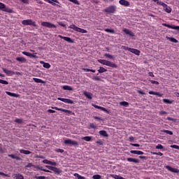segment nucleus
<instances>
[{
	"instance_id": "1",
	"label": "nucleus",
	"mask_w": 179,
	"mask_h": 179,
	"mask_svg": "<svg viewBox=\"0 0 179 179\" xmlns=\"http://www.w3.org/2000/svg\"><path fill=\"white\" fill-rule=\"evenodd\" d=\"M98 62H99V64H102V65H106V66H110V68H117L118 66H117V64H115L114 62H111L108 60H106V59H98Z\"/></svg>"
},
{
	"instance_id": "2",
	"label": "nucleus",
	"mask_w": 179,
	"mask_h": 179,
	"mask_svg": "<svg viewBox=\"0 0 179 179\" xmlns=\"http://www.w3.org/2000/svg\"><path fill=\"white\" fill-rule=\"evenodd\" d=\"M103 12L105 13H108V15H113L115 12H117V6L115 5H111L109 6L108 7L106 8Z\"/></svg>"
},
{
	"instance_id": "3",
	"label": "nucleus",
	"mask_w": 179,
	"mask_h": 179,
	"mask_svg": "<svg viewBox=\"0 0 179 179\" xmlns=\"http://www.w3.org/2000/svg\"><path fill=\"white\" fill-rule=\"evenodd\" d=\"M52 110H56L57 111H62L63 113H66L67 115H75V113H73L70 110H66L61 108H58L56 106L52 107Z\"/></svg>"
},
{
	"instance_id": "4",
	"label": "nucleus",
	"mask_w": 179,
	"mask_h": 179,
	"mask_svg": "<svg viewBox=\"0 0 179 179\" xmlns=\"http://www.w3.org/2000/svg\"><path fill=\"white\" fill-rule=\"evenodd\" d=\"M22 24H24V26H33L34 27H37L36 22H33L31 20H24L22 22Z\"/></svg>"
},
{
	"instance_id": "5",
	"label": "nucleus",
	"mask_w": 179,
	"mask_h": 179,
	"mask_svg": "<svg viewBox=\"0 0 179 179\" xmlns=\"http://www.w3.org/2000/svg\"><path fill=\"white\" fill-rule=\"evenodd\" d=\"M157 5H160L161 6H163L164 10H165V12H166V13H171V8L167 4L164 3L162 1H157Z\"/></svg>"
},
{
	"instance_id": "6",
	"label": "nucleus",
	"mask_w": 179,
	"mask_h": 179,
	"mask_svg": "<svg viewBox=\"0 0 179 179\" xmlns=\"http://www.w3.org/2000/svg\"><path fill=\"white\" fill-rule=\"evenodd\" d=\"M45 167L48 169V170H51L52 171H54L55 173L57 174V176L61 174V173H62V170H61L59 168H57V167L51 166L48 165H46Z\"/></svg>"
},
{
	"instance_id": "7",
	"label": "nucleus",
	"mask_w": 179,
	"mask_h": 179,
	"mask_svg": "<svg viewBox=\"0 0 179 179\" xmlns=\"http://www.w3.org/2000/svg\"><path fill=\"white\" fill-rule=\"evenodd\" d=\"M41 26H43V27H48V29H57V25L48 22H43L41 23Z\"/></svg>"
},
{
	"instance_id": "8",
	"label": "nucleus",
	"mask_w": 179,
	"mask_h": 179,
	"mask_svg": "<svg viewBox=\"0 0 179 179\" xmlns=\"http://www.w3.org/2000/svg\"><path fill=\"white\" fill-rule=\"evenodd\" d=\"M65 145H73V146H78L79 143H78V141H73L71 139L65 140L64 141Z\"/></svg>"
},
{
	"instance_id": "9",
	"label": "nucleus",
	"mask_w": 179,
	"mask_h": 179,
	"mask_svg": "<svg viewBox=\"0 0 179 179\" xmlns=\"http://www.w3.org/2000/svg\"><path fill=\"white\" fill-rule=\"evenodd\" d=\"M22 54H23V55H26L27 57H29V58H38V57L37 56V53H30L29 52H22Z\"/></svg>"
},
{
	"instance_id": "10",
	"label": "nucleus",
	"mask_w": 179,
	"mask_h": 179,
	"mask_svg": "<svg viewBox=\"0 0 179 179\" xmlns=\"http://www.w3.org/2000/svg\"><path fill=\"white\" fill-rule=\"evenodd\" d=\"M57 100H59L60 101H63V103H66L67 104H74L75 103L73 101L69 99H65V98H57Z\"/></svg>"
},
{
	"instance_id": "11",
	"label": "nucleus",
	"mask_w": 179,
	"mask_h": 179,
	"mask_svg": "<svg viewBox=\"0 0 179 179\" xmlns=\"http://www.w3.org/2000/svg\"><path fill=\"white\" fill-rule=\"evenodd\" d=\"M122 31L124 33H125V34L130 36V37H135V34H134V32H132V31H131L127 28L123 29Z\"/></svg>"
},
{
	"instance_id": "12",
	"label": "nucleus",
	"mask_w": 179,
	"mask_h": 179,
	"mask_svg": "<svg viewBox=\"0 0 179 179\" xmlns=\"http://www.w3.org/2000/svg\"><path fill=\"white\" fill-rule=\"evenodd\" d=\"M165 169H166V170H168L169 171H171V173H179V170L176 169V168H173L169 165L165 166Z\"/></svg>"
},
{
	"instance_id": "13",
	"label": "nucleus",
	"mask_w": 179,
	"mask_h": 179,
	"mask_svg": "<svg viewBox=\"0 0 179 179\" xmlns=\"http://www.w3.org/2000/svg\"><path fill=\"white\" fill-rule=\"evenodd\" d=\"M58 37L59 38H62L63 40H64L65 41H67V43H70L71 44L73 43V40H72V38H69V37H66V36H63L62 35H59Z\"/></svg>"
},
{
	"instance_id": "14",
	"label": "nucleus",
	"mask_w": 179,
	"mask_h": 179,
	"mask_svg": "<svg viewBox=\"0 0 179 179\" xmlns=\"http://www.w3.org/2000/svg\"><path fill=\"white\" fill-rule=\"evenodd\" d=\"M129 51L130 52H132V54H135V55H141V50L135 48H131L129 49Z\"/></svg>"
},
{
	"instance_id": "15",
	"label": "nucleus",
	"mask_w": 179,
	"mask_h": 179,
	"mask_svg": "<svg viewBox=\"0 0 179 179\" xmlns=\"http://www.w3.org/2000/svg\"><path fill=\"white\" fill-rule=\"evenodd\" d=\"M83 94L87 99H89V100H92V99H93V94H92V92L85 91Z\"/></svg>"
},
{
	"instance_id": "16",
	"label": "nucleus",
	"mask_w": 179,
	"mask_h": 179,
	"mask_svg": "<svg viewBox=\"0 0 179 179\" xmlns=\"http://www.w3.org/2000/svg\"><path fill=\"white\" fill-rule=\"evenodd\" d=\"M45 2H48V3H50V5H52L53 6H55L57 3H59V1L58 0H44Z\"/></svg>"
},
{
	"instance_id": "17",
	"label": "nucleus",
	"mask_w": 179,
	"mask_h": 179,
	"mask_svg": "<svg viewBox=\"0 0 179 179\" xmlns=\"http://www.w3.org/2000/svg\"><path fill=\"white\" fill-rule=\"evenodd\" d=\"M92 107H94V108H97L98 110H101V111H104L105 113H108V110L106 109L104 107H101L97 105L92 104Z\"/></svg>"
},
{
	"instance_id": "18",
	"label": "nucleus",
	"mask_w": 179,
	"mask_h": 179,
	"mask_svg": "<svg viewBox=\"0 0 179 179\" xmlns=\"http://www.w3.org/2000/svg\"><path fill=\"white\" fill-rule=\"evenodd\" d=\"M127 160L130 163H137V164L141 163V161L139 159H135V158H127Z\"/></svg>"
},
{
	"instance_id": "19",
	"label": "nucleus",
	"mask_w": 179,
	"mask_h": 179,
	"mask_svg": "<svg viewBox=\"0 0 179 179\" xmlns=\"http://www.w3.org/2000/svg\"><path fill=\"white\" fill-rule=\"evenodd\" d=\"M119 3L120 5H122L123 6H129V5H130L129 1H128L127 0H120L119 1Z\"/></svg>"
},
{
	"instance_id": "20",
	"label": "nucleus",
	"mask_w": 179,
	"mask_h": 179,
	"mask_svg": "<svg viewBox=\"0 0 179 179\" xmlns=\"http://www.w3.org/2000/svg\"><path fill=\"white\" fill-rule=\"evenodd\" d=\"M3 71L4 72V73H6V75H8V76H10L11 75L15 74V72L10 71V70H8L5 68H3Z\"/></svg>"
},
{
	"instance_id": "21",
	"label": "nucleus",
	"mask_w": 179,
	"mask_h": 179,
	"mask_svg": "<svg viewBox=\"0 0 179 179\" xmlns=\"http://www.w3.org/2000/svg\"><path fill=\"white\" fill-rule=\"evenodd\" d=\"M130 153H131V155H145V152L140 150H131Z\"/></svg>"
},
{
	"instance_id": "22",
	"label": "nucleus",
	"mask_w": 179,
	"mask_h": 179,
	"mask_svg": "<svg viewBox=\"0 0 179 179\" xmlns=\"http://www.w3.org/2000/svg\"><path fill=\"white\" fill-rule=\"evenodd\" d=\"M40 64L43 65V68H46L47 69H50L51 68V64H50L49 63H45L43 61H41Z\"/></svg>"
},
{
	"instance_id": "23",
	"label": "nucleus",
	"mask_w": 179,
	"mask_h": 179,
	"mask_svg": "<svg viewBox=\"0 0 179 179\" xmlns=\"http://www.w3.org/2000/svg\"><path fill=\"white\" fill-rule=\"evenodd\" d=\"M16 61H18V62H27V59H26V58L23 57H16Z\"/></svg>"
},
{
	"instance_id": "24",
	"label": "nucleus",
	"mask_w": 179,
	"mask_h": 179,
	"mask_svg": "<svg viewBox=\"0 0 179 179\" xmlns=\"http://www.w3.org/2000/svg\"><path fill=\"white\" fill-rule=\"evenodd\" d=\"M148 93H149V94H152L154 96H158V97H162L163 96V94H160V92L150 91Z\"/></svg>"
},
{
	"instance_id": "25",
	"label": "nucleus",
	"mask_w": 179,
	"mask_h": 179,
	"mask_svg": "<svg viewBox=\"0 0 179 179\" xmlns=\"http://www.w3.org/2000/svg\"><path fill=\"white\" fill-rule=\"evenodd\" d=\"M6 93L8 94V96H10V97H19L20 96L18 94H15L10 92H6Z\"/></svg>"
},
{
	"instance_id": "26",
	"label": "nucleus",
	"mask_w": 179,
	"mask_h": 179,
	"mask_svg": "<svg viewBox=\"0 0 179 179\" xmlns=\"http://www.w3.org/2000/svg\"><path fill=\"white\" fill-rule=\"evenodd\" d=\"M99 134L101 136H104L106 138H107V136H108V134H107V131L106 130H101L99 131Z\"/></svg>"
},
{
	"instance_id": "27",
	"label": "nucleus",
	"mask_w": 179,
	"mask_h": 179,
	"mask_svg": "<svg viewBox=\"0 0 179 179\" xmlns=\"http://www.w3.org/2000/svg\"><path fill=\"white\" fill-rule=\"evenodd\" d=\"M166 27H168L169 29H172L173 30H179V26H176V25H170V24H167Z\"/></svg>"
},
{
	"instance_id": "28",
	"label": "nucleus",
	"mask_w": 179,
	"mask_h": 179,
	"mask_svg": "<svg viewBox=\"0 0 179 179\" xmlns=\"http://www.w3.org/2000/svg\"><path fill=\"white\" fill-rule=\"evenodd\" d=\"M163 102L165 103V104H173V103H174V100H170L169 99H164Z\"/></svg>"
},
{
	"instance_id": "29",
	"label": "nucleus",
	"mask_w": 179,
	"mask_h": 179,
	"mask_svg": "<svg viewBox=\"0 0 179 179\" xmlns=\"http://www.w3.org/2000/svg\"><path fill=\"white\" fill-rule=\"evenodd\" d=\"M20 153L22 155H31V152L26 150H20Z\"/></svg>"
},
{
	"instance_id": "30",
	"label": "nucleus",
	"mask_w": 179,
	"mask_h": 179,
	"mask_svg": "<svg viewBox=\"0 0 179 179\" xmlns=\"http://www.w3.org/2000/svg\"><path fill=\"white\" fill-rule=\"evenodd\" d=\"M62 89H63L64 90H69V91L73 90V87H71V86H69V85H64V86L62 87Z\"/></svg>"
},
{
	"instance_id": "31",
	"label": "nucleus",
	"mask_w": 179,
	"mask_h": 179,
	"mask_svg": "<svg viewBox=\"0 0 179 179\" xmlns=\"http://www.w3.org/2000/svg\"><path fill=\"white\" fill-rule=\"evenodd\" d=\"M14 176V178L15 179H24V177L20 173H16Z\"/></svg>"
},
{
	"instance_id": "32",
	"label": "nucleus",
	"mask_w": 179,
	"mask_h": 179,
	"mask_svg": "<svg viewBox=\"0 0 179 179\" xmlns=\"http://www.w3.org/2000/svg\"><path fill=\"white\" fill-rule=\"evenodd\" d=\"M82 140L85 141V142H90V141H92V136H84L82 138Z\"/></svg>"
},
{
	"instance_id": "33",
	"label": "nucleus",
	"mask_w": 179,
	"mask_h": 179,
	"mask_svg": "<svg viewBox=\"0 0 179 179\" xmlns=\"http://www.w3.org/2000/svg\"><path fill=\"white\" fill-rule=\"evenodd\" d=\"M98 72L99 73H104V72H107V69H106L104 67L100 66Z\"/></svg>"
},
{
	"instance_id": "34",
	"label": "nucleus",
	"mask_w": 179,
	"mask_h": 179,
	"mask_svg": "<svg viewBox=\"0 0 179 179\" xmlns=\"http://www.w3.org/2000/svg\"><path fill=\"white\" fill-rule=\"evenodd\" d=\"M167 40H169V41H171V43H178V41L177 39H176L175 38H172V37H166Z\"/></svg>"
},
{
	"instance_id": "35",
	"label": "nucleus",
	"mask_w": 179,
	"mask_h": 179,
	"mask_svg": "<svg viewBox=\"0 0 179 179\" xmlns=\"http://www.w3.org/2000/svg\"><path fill=\"white\" fill-rule=\"evenodd\" d=\"M8 157H11V159H15V160H21L20 157H16L13 154L8 155Z\"/></svg>"
},
{
	"instance_id": "36",
	"label": "nucleus",
	"mask_w": 179,
	"mask_h": 179,
	"mask_svg": "<svg viewBox=\"0 0 179 179\" xmlns=\"http://www.w3.org/2000/svg\"><path fill=\"white\" fill-rule=\"evenodd\" d=\"M33 80L36 82V83H44V81L40 78H34Z\"/></svg>"
},
{
	"instance_id": "37",
	"label": "nucleus",
	"mask_w": 179,
	"mask_h": 179,
	"mask_svg": "<svg viewBox=\"0 0 179 179\" xmlns=\"http://www.w3.org/2000/svg\"><path fill=\"white\" fill-rule=\"evenodd\" d=\"M73 176H74V177H76L78 179H86L85 177L79 175V173H76L73 174Z\"/></svg>"
},
{
	"instance_id": "38",
	"label": "nucleus",
	"mask_w": 179,
	"mask_h": 179,
	"mask_svg": "<svg viewBox=\"0 0 179 179\" xmlns=\"http://www.w3.org/2000/svg\"><path fill=\"white\" fill-rule=\"evenodd\" d=\"M120 106H123V107H128L129 106V103L127 101H122L120 103Z\"/></svg>"
},
{
	"instance_id": "39",
	"label": "nucleus",
	"mask_w": 179,
	"mask_h": 179,
	"mask_svg": "<svg viewBox=\"0 0 179 179\" xmlns=\"http://www.w3.org/2000/svg\"><path fill=\"white\" fill-rule=\"evenodd\" d=\"M79 27H78L75 24H71L69 26V29H72L73 30H75V31H78V29Z\"/></svg>"
},
{
	"instance_id": "40",
	"label": "nucleus",
	"mask_w": 179,
	"mask_h": 179,
	"mask_svg": "<svg viewBox=\"0 0 179 179\" xmlns=\"http://www.w3.org/2000/svg\"><path fill=\"white\" fill-rule=\"evenodd\" d=\"M77 31L78 33H83V34H85V33H87V31L84 29H82V28H79L77 29Z\"/></svg>"
},
{
	"instance_id": "41",
	"label": "nucleus",
	"mask_w": 179,
	"mask_h": 179,
	"mask_svg": "<svg viewBox=\"0 0 179 179\" xmlns=\"http://www.w3.org/2000/svg\"><path fill=\"white\" fill-rule=\"evenodd\" d=\"M104 30L106 33H111L112 34H114L115 33V31L114 29H105Z\"/></svg>"
},
{
	"instance_id": "42",
	"label": "nucleus",
	"mask_w": 179,
	"mask_h": 179,
	"mask_svg": "<svg viewBox=\"0 0 179 179\" xmlns=\"http://www.w3.org/2000/svg\"><path fill=\"white\" fill-rule=\"evenodd\" d=\"M104 57H106V58H109L110 59H114V56H113V55H110L108 53H106L104 55Z\"/></svg>"
},
{
	"instance_id": "43",
	"label": "nucleus",
	"mask_w": 179,
	"mask_h": 179,
	"mask_svg": "<svg viewBox=\"0 0 179 179\" xmlns=\"http://www.w3.org/2000/svg\"><path fill=\"white\" fill-rule=\"evenodd\" d=\"M0 9L1 10H5L4 9H6V6L3 3L0 2Z\"/></svg>"
},
{
	"instance_id": "44",
	"label": "nucleus",
	"mask_w": 179,
	"mask_h": 179,
	"mask_svg": "<svg viewBox=\"0 0 179 179\" xmlns=\"http://www.w3.org/2000/svg\"><path fill=\"white\" fill-rule=\"evenodd\" d=\"M83 71H85V72H92L93 73L96 72V70H93L90 69H83Z\"/></svg>"
},
{
	"instance_id": "45",
	"label": "nucleus",
	"mask_w": 179,
	"mask_h": 179,
	"mask_svg": "<svg viewBox=\"0 0 179 179\" xmlns=\"http://www.w3.org/2000/svg\"><path fill=\"white\" fill-rule=\"evenodd\" d=\"M161 132H164L165 134H167L168 135H173V131L169 130H162Z\"/></svg>"
},
{
	"instance_id": "46",
	"label": "nucleus",
	"mask_w": 179,
	"mask_h": 179,
	"mask_svg": "<svg viewBox=\"0 0 179 179\" xmlns=\"http://www.w3.org/2000/svg\"><path fill=\"white\" fill-rule=\"evenodd\" d=\"M0 83H1V85H9V83L5 80H1L0 79Z\"/></svg>"
},
{
	"instance_id": "47",
	"label": "nucleus",
	"mask_w": 179,
	"mask_h": 179,
	"mask_svg": "<svg viewBox=\"0 0 179 179\" xmlns=\"http://www.w3.org/2000/svg\"><path fill=\"white\" fill-rule=\"evenodd\" d=\"M90 128H92V129H97V126L94 124V123H91L90 124Z\"/></svg>"
},
{
	"instance_id": "48",
	"label": "nucleus",
	"mask_w": 179,
	"mask_h": 179,
	"mask_svg": "<svg viewBox=\"0 0 179 179\" xmlns=\"http://www.w3.org/2000/svg\"><path fill=\"white\" fill-rule=\"evenodd\" d=\"M92 178L93 179H101V176H100V175H94L92 176Z\"/></svg>"
},
{
	"instance_id": "49",
	"label": "nucleus",
	"mask_w": 179,
	"mask_h": 179,
	"mask_svg": "<svg viewBox=\"0 0 179 179\" xmlns=\"http://www.w3.org/2000/svg\"><path fill=\"white\" fill-rule=\"evenodd\" d=\"M15 122H17V124H22L23 120L22 119H15Z\"/></svg>"
},
{
	"instance_id": "50",
	"label": "nucleus",
	"mask_w": 179,
	"mask_h": 179,
	"mask_svg": "<svg viewBox=\"0 0 179 179\" xmlns=\"http://www.w3.org/2000/svg\"><path fill=\"white\" fill-rule=\"evenodd\" d=\"M121 48L122 50H127V51H129V49H131V48H129L128 46H125V45H122Z\"/></svg>"
},
{
	"instance_id": "51",
	"label": "nucleus",
	"mask_w": 179,
	"mask_h": 179,
	"mask_svg": "<svg viewBox=\"0 0 179 179\" xmlns=\"http://www.w3.org/2000/svg\"><path fill=\"white\" fill-rule=\"evenodd\" d=\"M51 161H49L48 159H44L43 160V163H44V164H50Z\"/></svg>"
},
{
	"instance_id": "52",
	"label": "nucleus",
	"mask_w": 179,
	"mask_h": 179,
	"mask_svg": "<svg viewBox=\"0 0 179 179\" xmlns=\"http://www.w3.org/2000/svg\"><path fill=\"white\" fill-rule=\"evenodd\" d=\"M150 82L152 85H159V82H158V81H156V80H150Z\"/></svg>"
},
{
	"instance_id": "53",
	"label": "nucleus",
	"mask_w": 179,
	"mask_h": 179,
	"mask_svg": "<svg viewBox=\"0 0 179 179\" xmlns=\"http://www.w3.org/2000/svg\"><path fill=\"white\" fill-rule=\"evenodd\" d=\"M26 169H29L30 167H34V165L31 163H29L27 166H25Z\"/></svg>"
},
{
	"instance_id": "54",
	"label": "nucleus",
	"mask_w": 179,
	"mask_h": 179,
	"mask_svg": "<svg viewBox=\"0 0 179 179\" xmlns=\"http://www.w3.org/2000/svg\"><path fill=\"white\" fill-rule=\"evenodd\" d=\"M36 179H47L45 176H35Z\"/></svg>"
},
{
	"instance_id": "55",
	"label": "nucleus",
	"mask_w": 179,
	"mask_h": 179,
	"mask_svg": "<svg viewBox=\"0 0 179 179\" xmlns=\"http://www.w3.org/2000/svg\"><path fill=\"white\" fill-rule=\"evenodd\" d=\"M159 115H164L166 114H167V112L164 111V110H161L159 112Z\"/></svg>"
},
{
	"instance_id": "56",
	"label": "nucleus",
	"mask_w": 179,
	"mask_h": 179,
	"mask_svg": "<svg viewBox=\"0 0 179 179\" xmlns=\"http://www.w3.org/2000/svg\"><path fill=\"white\" fill-rule=\"evenodd\" d=\"M0 176H4V177H10V176H9V174H6L3 172H0Z\"/></svg>"
},
{
	"instance_id": "57",
	"label": "nucleus",
	"mask_w": 179,
	"mask_h": 179,
	"mask_svg": "<svg viewBox=\"0 0 179 179\" xmlns=\"http://www.w3.org/2000/svg\"><path fill=\"white\" fill-rule=\"evenodd\" d=\"M130 145L131 146H134L135 148H139V146H141V145H139L138 143H130Z\"/></svg>"
},
{
	"instance_id": "58",
	"label": "nucleus",
	"mask_w": 179,
	"mask_h": 179,
	"mask_svg": "<svg viewBox=\"0 0 179 179\" xmlns=\"http://www.w3.org/2000/svg\"><path fill=\"white\" fill-rule=\"evenodd\" d=\"M171 148H172V149H179V146L177 145H171Z\"/></svg>"
},
{
	"instance_id": "59",
	"label": "nucleus",
	"mask_w": 179,
	"mask_h": 179,
	"mask_svg": "<svg viewBox=\"0 0 179 179\" xmlns=\"http://www.w3.org/2000/svg\"><path fill=\"white\" fill-rule=\"evenodd\" d=\"M163 145L162 144H158L157 146H156V149H163Z\"/></svg>"
},
{
	"instance_id": "60",
	"label": "nucleus",
	"mask_w": 179,
	"mask_h": 179,
	"mask_svg": "<svg viewBox=\"0 0 179 179\" xmlns=\"http://www.w3.org/2000/svg\"><path fill=\"white\" fill-rule=\"evenodd\" d=\"M129 142H134V141H135V137L134 136L129 137Z\"/></svg>"
},
{
	"instance_id": "61",
	"label": "nucleus",
	"mask_w": 179,
	"mask_h": 179,
	"mask_svg": "<svg viewBox=\"0 0 179 179\" xmlns=\"http://www.w3.org/2000/svg\"><path fill=\"white\" fill-rule=\"evenodd\" d=\"M152 155H155L156 156H163L162 152H153Z\"/></svg>"
},
{
	"instance_id": "62",
	"label": "nucleus",
	"mask_w": 179,
	"mask_h": 179,
	"mask_svg": "<svg viewBox=\"0 0 179 179\" xmlns=\"http://www.w3.org/2000/svg\"><path fill=\"white\" fill-rule=\"evenodd\" d=\"M92 79L93 80H101V78L99 76L94 77Z\"/></svg>"
},
{
	"instance_id": "63",
	"label": "nucleus",
	"mask_w": 179,
	"mask_h": 179,
	"mask_svg": "<svg viewBox=\"0 0 179 179\" xmlns=\"http://www.w3.org/2000/svg\"><path fill=\"white\" fill-rule=\"evenodd\" d=\"M56 152L57 153H64V150L59 148V149L56 150Z\"/></svg>"
},
{
	"instance_id": "64",
	"label": "nucleus",
	"mask_w": 179,
	"mask_h": 179,
	"mask_svg": "<svg viewBox=\"0 0 179 179\" xmlns=\"http://www.w3.org/2000/svg\"><path fill=\"white\" fill-rule=\"evenodd\" d=\"M48 113H50V114H54V113H55V110L52 109H49L48 110Z\"/></svg>"
}]
</instances>
